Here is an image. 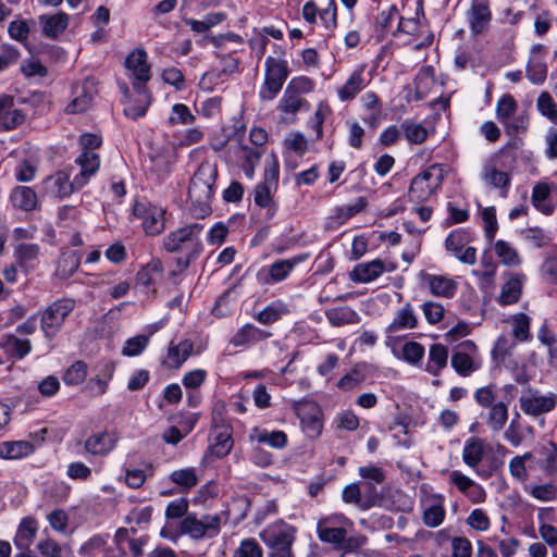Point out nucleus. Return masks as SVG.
<instances>
[{"instance_id":"nucleus-24","label":"nucleus","mask_w":557,"mask_h":557,"mask_svg":"<svg viewBox=\"0 0 557 557\" xmlns=\"http://www.w3.org/2000/svg\"><path fill=\"white\" fill-rule=\"evenodd\" d=\"M481 178L487 186L499 189V195L503 198L508 196L511 182L510 175L507 172L497 170L494 160L491 159L484 164Z\"/></svg>"},{"instance_id":"nucleus-59","label":"nucleus","mask_w":557,"mask_h":557,"mask_svg":"<svg viewBox=\"0 0 557 557\" xmlns=\"http://www.w3.org/2000/svg\"><path fill=\"white\" fill-rule=\"evenodd\" d=\"M87 363L83 360L75 361L63 374V382L66 385H79L87 376Z\"/></svg>"},{"instance_id":"nucleus-2","label":"nucleus","mask_w":557,"mask_h":557,"mask_svg":"<svg viewBox=\"0 0 557 557\" xmlns=\"http://www.w3.org/2000/svg\"><path fill=\"white\" fill-rule=\"evenodd\" d=\"M297 528L277 519L260 531L259 537L268 548L267 557H295L293 545Z\"/></svg>"},{"instance_id":"nucleus-56","label":"nucleus","mask_w":557,"mask_h":557,"mask_svg":"<svg viewBox=\"0 0 557 557\" xmlns=\"http://www.w3.org/2000/svg\"><path fill=\"white\" fill-rule=\"evenodd\" d=\"M79 263V256L76 252L63 253L58 261V276L63 280L71 277L77 271Z\"/></svg>"},{"instance_id":"nucleus-8","label":"nucleus","mask_w":557,"mask_h":557,"mask_svg":"<svg viewBox=\"0 0 557 557\" xmlns=\"http://www.w3.org/2000/svg\"><path fill=\"white\" fill-rule=\"evenodd\" d=\"M451 368L462 377L470 376L482 367L476 344L471 339L462 341L453 348L450 358Z\"/></svg>"},{"instance_id":"nucleus-21","label":"nucleus","mask_w":557,"mask_h":557,"mask_svg":"<svg viewBox=\"0 0 557 557\" xmlns=\"http://www.w3.org/2000/svg\"><path fill=\"white\" fill-rule=\"evenodd\" d=\"M119 436L112 431H102L89 435L84 442L86 454L95 457L109 455L116 446Z\"/></svg>"},{"instance_id":"nucleus-55","label":"nucleus","mask_w":557,"mask_h":557,"mask_svg":"<svg viewBox=\"0 0 557 557\" xmlns=\"http://www.w3.org/2000/svg\"><path fill=\"white\" fill-rule=\"evenodd\" d=\"M535 466H537L546 475H557V447L552 444L550 448H544L541 451V457L535 458Z\"/></svg>"},{"instance_id":"nucleus-61","label":"nucleus","mask_w":557,"mask_h":557,"mask_svg":"<svg viewBox=\"0 0 557 557\" xmlns=\"http://www.w3.org/2000/svg\"><path fill=\"white\" fill-rule=\"evenodd\" d=\"M536 108L543 116L557 124V103L549 92L543 91L540 94L536 100Z\"/></svg>"},{"instance_id":"nucleus-10","label":"nucleus","mask_w":557,"mask_h":557,"mask_svg":"<svg viewBox=\"0 0 557 557\" xmlns=\"http://www.w3.org/2000/svg\"><path fill=\"white\" fill-rule=\"evenodd\" d=\"M490 450H492V447L484 438L471 436L465 442L461 455L462 461L469 468L475 470L479 476L488 479L492 475V471L479 469V466Z\"/></svg>"},{"instance_id":"nucleus-43","label":"nucleus","mask_w":557,"mask_h":557,"mask_svg":"<svg viewBox=\"0 0 557 557\" xmlns=\"http://www.w3.org/2000/svg\"><path fill=\"white\" fill-rule=\"evenodd\" d=\"M136 92L138 95L137 100H132L131 98L123 100V112L132 120H137L138 117L144 116L150 104V95L148 94L147 88H144V90H136Z\"/></svg>"},{"instance_id":"nucleus-31","label":"nucleus","mask_w":557,"mask_h":557,"mask_svg":"<svg viewBox=\"0 0 557 557\" xmlns=\"http://www.w3.org/2000/svg\"><path fill=\"white\" fill-rule=\"evenodd\" d=\"M75 162L81 166V172L75 175L76 185L84 187L99 170V156L95 151H83Z\"/></svg>"},{"instance_id":"nucleus-48","label":"nucleus","mask_w":557,"mask_h":557,"mask_svg":"<svg viewBox=\"0 0 557 557\" xmlns=\"http://www.w3.org/2000/svg\"><path fill=\"white\" fill-rule=\"evenodd\" d=\"M533 465H535V457L532 453L516 456L509 462L510 474L519 481H525L528 479V469L531 470Z\"/></svg>"},{"instance_id":"nucleus-62","label":"nucleus","mask_w":557,"mask_h":557,"mask_svg":"<svg viewBox=\"0 0 557 557\" xmlns=\"http://www.w3.org/2000/svg\"><path fill=\"white\" fill-rule=\"evenodd\" d=\"M518 109L517 101L511 95H504L496 104V117L503 124L515 115Z\"/></svg>"},{"instance_id":"nucleus-18","label":"nucleus","mask_w":557,"mask_h":557,"mask_svg":"<svg viewBox=\"0 0 557 557\" xmlns=\"http://www.w3.org/2000/svg\"><path fill=\"white\" fill-rule=\"evenodd\" d=\"M395 265L393 263H387L382 259H374L369 262H361L354 267L352 271L349 273V277L355 283L367 284L379 276H381L384 272H391L395 270Z\"/></svg>"},{"instance_id":"nucleus-35","label":"nucleus","mask_w":557,"mask_h":557,"mask_svg":"<svg viewBox=\"0 0 557 557\" xmlns=\"http://www.w3.org/2000/svg\"><path fill=\"white\" fill-rule=\"evenodd\" d=\"M271 333L264 330H261L253 324H245L240 327L235 335L231 339V344L236 347L246 346L259 343L271 337Z\"/></svg>"},{"instance_id":"nucleus-15","label":"nucleus","mask_w":557,"mask_h":557,"mask_svg":"<svg viewBox=\"0 0 557 557\" xmlns=\"http://www.w3.org/2000/svg\"><path fill=\"white\" fill-rule=\"evenodd\" d=\"M521 410L532 417L550 412L557 406V395L549 393L541 395L539 391L529 389L527 395H522L519 399Z\"/></svg>"},{"instance_id":"nucleus-9","label":"nucleus","mask_w":557,"mask_h":557,"mask_svg":"<svg viewBox=\"0 0 557 557\" xmlns=\"http://www.w3.org/2000/svg\"><path fill=\"white\" fill-rule=\"evenodd\" d=\"M347 524L348 519L343 515L322 518L317 523L318 537L336 549L343 548L347 537Z\"/></svg>"},{"instance_id":"nucleus-45","label":"nucleus","mask_w":557,"mask_h":557,"mask_svg":"<svg viewBox=\"0 0 557 557\" xmlns=\"http://www.w3.org/2000/svg\"><path fill=\"white\" fill-rule=\"evenodd\" d=\"M253 437L259 444L272 448L282 449L287 445V435L283 431H269L267 429H253Z\"/></svg>"},{"instance_id":"nucleus-7","label":"nucleus","mask_w":557,"mask_h":557,"mask_svg":"<svg viewBox=\"0 0 557 557\" xmlns=\"http://www.w3.org/2000/svg\"><path fill=\"white\" fill-rule=\"evenodd\" d=\"M264 81L259 90L261 100H273L286 82L289 69L286 60L268 57L264 62Z\"/></svg>"},{"instance_id":"nucleus-33","label":"nucleus","mask_w":557,"mask_h":557,"mask_svg":"<svg viewBox=\"0 0 557 557\" xmlns=\"http://www.w3.org/2000/svg\"><path fill=\"white\" fill-rule=\"evenodd\" d=\"M35 446L28 441H5L0 443V458L16 460L30 456Z\"/></svg>"},{"instance_id":"nucleus-23","label":"nucleus","mask_w":557,"mask_h":557,"mask_svg":"<svg viewBox=\"0 0 557 557\" xmlns=\"http://www.w3.org/2000/svg\"><path fill=\"white\" fill-rule=\"evenodd\" d=\"M361 108L367 112L362 121L372 129H375L384 119L383 103L375 91L364 92L360 99Z\"/></svg>"},{"instance_id":"nucleus-38","label":"nucleus","mask_w":557,"mask_h":557,"mask_svg":"<svg viewBox=\"0 0 557 557\" xmlns=\"http://www.w3.org/2000/svg\"><path fill=\"white\" fill-rule=\"evenodd\" d=\"M94 78H86L83 82L82 90L83 92L75 97L66 107V112L70 114L83 113L85 112L91 104L92 96H94V87H95Z\"/></svg>"},{"instance_id":"nucleus-58","label":"nucleus","mask_w":557,"mask_h":557,"mask_svg":"<svg viewBox=\"0 0 557 557\" xmlns=\"http://www.w3.org/2000/svg\"><path fill=\"white\" fill-rule=\"evenodd\" d=\"M495 253L502 262L509 267H517L521 263L518 251L505 240H497L494 246Z\"/></svg>"},{"instance_id":"nucleus-53","label":"nucleus","mask_w":557,"mask_h":557,"mask_svg":"<svg viewBox=\"0 0 557 557\" xmlns=\"http://www.w3.org/2000/svg\"><path fill=\"white\" fill-rule=\"evenodd\" d=\"M547 76V65L542 55H531L527 65V77L536 85L543 84Z\"/></svg>"},{"instance_id":"nucleus-57","label":"nucleus","mask_w":557,"mask_h":557,"mask_svg":"<svg viewBox=\"0 0 557 557\" xmlns=\"http://www.w3.org/2000/svg\"><path fill=\"white\" fill-rule=\"evenodd\" d=\"M550 189L545 183H539L533 187L531 200L533 206L544 214H552L553 207L547 205L545 201L549 197Z\"/></svg>"},{"instance_id":"nucleus-13","label":"nucleus","mask_w":557,"mask_h":557,"mask_svg":"<svg viewBox=\"0 0 557 557\" xmlns=\"http://www.w3.org/2000/svg\"><path fill=\"white\" fill-rule=\"evenodd\" d=\"M470 242L471 233L468 230L456 228L446 237L445 248L460 262L472 265L476 262V249L465 248Z\"/></svg>"},{"instance_id":"nucleus-12","label":"nucleus","mask_w":557,"mask_h":557,"mask_svg":"<svg viewBox=\"0 0 557 557\" xmlns=\"http://www.w3.org/2000/svg\"><path fill=\"white\" fill-rule=\"evenodd\" d=\"M133 213L137 219L141 220V226L149 236H156L165 228L164 213L165 211L154 205L136 202Z\"/></svg>"},{"instance_id":"nucleus-37","label":"nucleus","mask_w":557,"mask_h":557,"mask_svg":"<svg viewBox=\"0 0 557 557\" xmlns=\"http://www.w3.org/2000/svg\"><path fill=\"white\" fill-rule=\"evenodd\" d=\"M449 351L443 344H433L430 346L425 371L434 376L440 375L448 362Z\"/></svg>"},{"instance_id":"nucleus-32","label":"nucleus","mask_w":557,"mask_h":557,"mask_svg":"<svg viewBox=\"0 0 557 557\" xmlns=\"http://www.w3.org/2000/svg\"><path fill=\"white\" fill-rule=\"evenodd\" d=\"M424 281L430 289V293L435 297L453 298L458 288L455 280L435 274H425Z\"/></svg>"},{"instance_id":"nucleus-64","label":"nucleus","mask_w":557,"mask_h":557,"mask_svg":"<svg viewBox=\"0 0 557 557\" xmlns=\"http://www.w3.org/2000/svg\"><path fill=\"white\" fill-rule=\"evenodd\" d=\"M233 557H263V549L257 540L249 537L239 543L233 553Z\"/></svg>"},{"instance_id":"nucleus-19","label":"nucleus","mask_w":557,"mask_h":557,"mask_svg":"<svg viewBox=\"0 0 557 557\" xmlns=\"http://www.w3.org/2000/svg\"><path fill=\"white\" fill-rule=\"evenodd\" d=\"M309 258V253H300L289 259L276 260L270 265L262 269V273L265 275L264 282L267 284H275L284 281L293 272L295 267L301 262H305Z\"/></svg>"},{"instance_id":"nucleus-52","label":"nucleus","mask_w":557,"mask_h":557,"mask_svg":"<svg viewBox=\"0 0 557 557\" xmlns=\"http://www.w3.org/2000/svg\"><path fill=\"white\" fill-rule=\"evenodd\" d=\"M240 151L243 158L242 169L248 178H252L263 150L261 148H250L247 145H240Z\"/></svg>"},{"instance_id":"nucleus-3","label":"nucleus","mask_w":557,"mask_h":557,"mask_svg":"<svg viewBox=\"0 0 557 557\" xmlns=\"http://www.w3.org/2000/svg\"><path fill=\"white\" fill-rule=\"evenodd\" d=\"M203 225L193 223L170 232L163 237L162 246L169 252H177L190 258H199L203 251L201 233Z\"/></svg>"},{"instance_id":"nucleus-39","label":"nucleus","mask_w":557,"mask_h":557,"mask_svg":"<svg viewBox=\"0 0 557 557\" xmlns=\"http://www.w3.org/2000/svg\"><path fill=\"white\" fill-rule=\"evenodd\" d=\"M325 317L332 326H343L360 322V315L348 306L330 308L325 311Z\"/></svg>"},{"instance_id":"nucleus-27","label":"nucleus","mask_w":557,"mask_h":557,"mask_svg":"<svg viewBox=\"0 0 557 557\" xmlns=\"http://www.w3.org/2000/svg\"><path fill=\"white\" fill-rule=\"evenodd\" d=\"M42 35L49 39H57L69 26L70 17L64 12L55 14H41L38 16Z\"/></svg>"},{"instance_id":"nucleus-30","label":"nucleus","mask_w":557,"mask_h":557,"mask_svg":"<svg viewBox=\"0 0 557 557\" xmlns=\"http://www.w3.org/2000/svg\"><path fill=\"white\" fill-rule=\"evenodd\" d=\"M302 431L308 437H318L323 430L322 412L318 406L311 405L299 410Z\"/></svg>"},{"instance_id":"nucleus-4","label":"nucleus","mask_w":557,"mask_h":557,"mask_svg":"<svg viewBox=\"0 0 557 557\" xmlns=\"http://www.w3.org/2000/svg\"><path fill=\"white\" fill-rule=\"evenodd\" d=\"M223 518L226 522L228 518L226 512L203 515L201 517H197L196 513H188L181 521L180 530L182 534H186L193 540L213 539L221 532Z\"/></svg>"},{"instance_id":"nucleus-54","label":"nucleus","mask_w":557,"mask_h":557,"mask_svg":"<svg viewBox=\"0 0 557 557\" xmlns=\"http://www.w3.org/2000/svg\"><path fill=\"white\" fill-rule=\"evenodd\" d=\"M170 480L185 492L195 487L199 482L196 469L191 467L173 471L170 474Z\"/></svg>"},{"instance_id":"nucleus-17","label":"nucleus","mask_w":557,"mask_h":557,"mask_svg":"<svg viewBox=\"0 0 557 557\" xmlns=\"http://www.w3.org/2000/svg\"><path fill=\"white\" fill-rule=\"evenodd\" d=\"M467 21L473 36L485 34L488 30L492 21L490 1L472 0L470 9L467 12Z\"/></svg>"},{"instance_id":"nucleus-46","label":"nucleus","mask_w":557,"mask_h":557,"mask_svg":"<svg viewBox=\"0 0 557 557\" xmlns=\"http://www.w3.org/2000/svg\"><path fill=\"white\" fill-rule=\"evenodd\" d=\"M40 247L37 244H20L14 250L17 263L28 270L36 265Z\"/></svg>"},{"instance_id":"nucleus-44","label":"nucleus","mask_w":557,"mask_h":557,"mask_svg":"<svg viewBox=\"0 0 557 557\" xmlns=\"http://www.w3.org/2000/svg\"><path fill=\"white\" fill-rule=\"evenodd\" d=\"M507 322L511 325V334L517 342L531 341V318L528 314L523 312L512 314L508 318Z\"/></svg>"},{"instance_id":"nucleus-34","label":"nucleus","mask_w":557,"mask_h":557,"mask_svg":"<svg viewBox=\"0 0 557 557\" xmlns=\"http://www.w3.org/2000/svg\"><path fill=\"white\" fill-rule=\"evenodd\" d=\"M524 278L523 274H510L498 296L499 305L508 306L519 301Z\"/></svg>"},{"instance_id":"nucleus-60","label":"nucleus","mask_w":557,"mask_h":557,"mask_svg":"<svg viewBox=\"0 0 557 557\" xmlns=\"http://www.w3.org/2000/svg\"><path fill=\"white\" fill-rule=\"evenodd\" d=\"M196 120V116L191 113L189 108L184 103H175L171 109V114L168 119V123L170 126H174L177 124L188 125L193 124Z\"/></svg>"},{"instance_id":"nucleus-42","label":"nucleus","mask_w":557,"mask_h":557,"mask_svg":"<svg viewBox=\"0 0 557 557\" xmlns=\"http://www.w3.org/2000/svg\"><path fill=\"white\" fill-rule=\"evenodd\" d=\"M233 447L232 430L227 425H221L214 430L213 444L211 451L218 458L225 457Z\"/></svg>"},{"instance_id":"nucleus-36","label":"nucleus","mask_w":557,"mask_h":557,"mask_svg":"<svg viewBox=\"0 0 557 557\" xmlns=\"http://www.w3.org/2000/svg\"><path fill=\"white\" fill-rule=\"evenodd\" d=\"M37 531L38 522L35 518L26 517L22 519L14 536V545L20 550H28L36 537Z\"/></svg>"},{"instance_id":"nucleus-14","label":"nucleus","mask_w":557,"mask_h":557,"mask_svg":"<svg viewBox=\"0 0 557 557\" xmlns=\"http://www.w3.org/2000/svg\"><path fill=\"white\" fill-rule=\"evenodd\" d=\"M41 187L46 196L60 200L83 188V186L76 185V177L74 176L71 181L70 173L64 170L57 171L55 173L47 176L41 182Z\"/></svg>"},{"instance_id":"nucleus-22","label":"nucleus","mask_w":557,"mask_h":557,"mask_svg":"<svg viewBox=\"0 0 557 557\" xmlns=\"http://www.w3.org/2000/svg\"><path fill=\"white\" fill-rule=\"evenodd\" d=\"M449 481L460 493H462L471 503L481 504L486 499L484 487L459 470L449 472Z\"/></svg>"},{"instance_id":"nucleus-41","label":"nucleus","mask_w":557,"mask_h":557,"mask_svg":"<svg viewBox=\"0 0 557 557\" xmlns=\"http://www.w3.org/2000/svg\"><path fill=\"white\" fill-rule=\"evenodd\" d=\"M290 312L288 305L277 299L269 304L263 310L255 315V319L264 325H270Z\"/></svg>"},{"instance_id":"nucleus-40","label":"nucleus","mask_w":557,"mask_h":557,"mask_svg":"<svg viewBox=\"0 0 557 557\" xmlns=\"http://www.w3.org/2000/svg\"><path fill=\"white\" fill-rule=\"evenodd\" d=\"M272 185L268 183H259L253 189L255 203L267 210V218L272 219L277 211V206L273 199Z\"/></svg>"},{"instance_id":"nucleus-25","label":"nucleus","mask_w":557,"mask_h":557,"mask_svg":"<svg viewBox=\"0 0 557 557\" xmlns=\"http://www.w3.org/2000/svg\"><path fill=\"white\" fill-rule=\"evenodd\" d=\"M418 326V317L414 312L411 304L406 302L395 313L393 321L388 324L385 330L386 336L392 337L394 334L405 331L412 330Z\"/></svg>"},{"instance_id":"nucleus-63","label":"nucleus","mask_w":557,"mask_h":557,"mask_svg":"<svg viewBox=\"0 0 557 557\" xmlns=\"http://www.w3.org/2000/svg\"><path fill=\"white\" fill-rule=\"evenodd\" d=\"M109 534H95L82 544L78 554L83 557H92L97 552L104 548Z\"/></svg>"},{"instance_id":"nucleus-6","label":"nucleus","mask_w":557,"mask_h":557,"mask_svg":"<svg viewBox=\"0 0 557 557\" xmlns=\"http://www.w3.org/2000/svg\"><path fill=\"white\" fill-rule=\"evenodd\" d=\"M443 169L440 164H432L417 174L410 183L408 197L413 202L429 200L443 183Z\"/></svg>"},{"instance_id":"nucleus-1","label":"nucleus","mask_w":557,"mask_h":557,"mask_svg":"<svg viewBox=\"0 0 557 557\" xmlns=\"http://www.w3.org/2000/svg\"><path fill=\"white\" fill-rule=\"evenodd\" d=\"M218 177V168L209 161L202 162L193 175L189 187L188 198L194 208L200 214L211 212V199L213 197V186Z\"/></svg>"},{"instance_id":"nucleus-49","label":"nucleus","mask_w":557,"mask_h":557,"mask_svg":"<svg viewBox=\"0 0 557 557\" xmlns=\"http://www.w3.org/2000/svg\"><path fill=\"white\" fill-rule=\"evenodd\" d=\"M486 424L493 432L504 429L508 420V406L504 401L495 403L488 408Z\"/></svg>"},{"instance_id":"nucleus-29","label":"nucleus","mask_w":557,"mask_h":557,"mask_svg":"<svg viewBox=\"0 0 557 557\" xmlns=\"http://www.w3.org/2000/svg\"><path fill=\"white\" fill-rule=\"evenodd\" d=\"M12 206L24 212L35 211L38 206V197L36 191L28 186H15L9 196Z\"/></svg>"},{"instance_id":"nucleus-5","label":"nucleus","mask_w":557,"mask_h":557,"mask_svg":"<svg viewBox=\"0 0 557 557\" xmlns=\"http://www.w3.org/2000/svg\"><path fill=\"white\" fill-rule=\"evenodd\" d=\"M75 300L72 298L57 299L40 312V330L49 341L62 330L66 318L73 312Z\"/></svg>"},{"instance_id":"nucleus-47","label":"nucleus","mask_w":557,"mask_h":557,"mask_svg":"<svg viewBox=\"0 0 557 557\" xmlns=\"http://www.w3.org/2000/svg\"><path fill=\"white\" fill-rule=\"evenodd\" d=\"M2 346L7 354L18 360L26 357L32 350V343L29 339L18 338L12 334L5 335Z\"/></svg>"},{"instance_id":"nucleus-50","label":"nucleus","mask_w":557,"mask_h":557,"mask_svg":"<svg viewBox=\"0 0 557 557\" xmlns=\"http://www.w3.org/2000/svg\"><path fill=\"white\" fill-rule=\"evenodd\" d=\"M162 271L163 267L161 260L152 259L137 272V284L146 288L154 285L156 276L160 275Z\"/></svg>"},{"instance_id":"nucleus-51","label":"nucleus","mask_w":557,"mask_h":557,"mask_svg":"<svg viewBox=\"0 0 557 557\" xmlns=\"http://www.w3.org/2000/svg\"><path fill=\"white\" fill-rule=\"evenodd\" d=\"M400 129L403 131L406 139L412 145H421L429 137L428 129L421 123L413 122L411 120H405L400 124Z\"/></svg>"},{"instance_id":"nucleus-26","label":"nucleus","mask_w":557,"mask_h":557,"mask_svg":"<svg viewBox=\"0 0 557 557\" xmlns=\"http://www.w3.org/2000/svg\"><path fill=\"white\" fill-rule=\"evenodd\" d=\"M193 354L194 343L190 339H184L177 344L171 342L162 363L169 369L177 370Z\"/></svg>"},{"instance_id":"nucleus-28","label":"nucleus","mask_w":557,"mask_h":557,"mask_svg":"<svg viewBox=\"0 0 557 557\" xmlns=\"http://www.w3.org/2000/svg\"><path fill=\"white\" fill-rule=\"evenodd\" d=\"M305 106L308 107L306 99L285 89L277 104V110L281 112V121L288 124L294 123L297 113Z\"/></svg>"},{"instance_id":"nucleus-20","label":"nucleus","mask_w":557,"mask_h":557,"mask_svg":"<svg viewBox=\"0 0 557 557\" xmlns=\"http://www.w3.org/2000/svg\"><path fill=\"white\" fill-rule=\"evenodd\" d=\"M25 120L26 114L15 107L14 98L10 95H0V132L13 131Z\"/></svg>"},{"instance_id":"nucleus-16","label":"nucleus","mask_w":557,"mask_h":557,"mask_svg":"<svg viewBox=\"0 0 557 557\" xmlns=\"http://www.w3.org/2000/svg\"><path fill=\"white\" fill-rule=\"evenodd\" d=\"M366 64L358 65L347 77L345 83L336 89L338 99L342 102H351L368 87L371 77L366 76Z\"/></svg>"},{"instance_id":"nucleus-11","label":"nucleus","mask_w":557,"mask_h":557,"mask_svg":"<svg viewBox=\"0 0 557 557\" xmlns=\"http://www.w3.org/2000/svg\"><path fill=\"white\" fill-rule=\"evenodd\" d=\"M125 67L131 73L133 88L144 90L151 77L147 52L141 48L133 50L125 59Z\"/></svg>"}]
</instances>
